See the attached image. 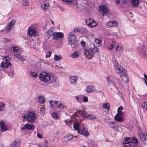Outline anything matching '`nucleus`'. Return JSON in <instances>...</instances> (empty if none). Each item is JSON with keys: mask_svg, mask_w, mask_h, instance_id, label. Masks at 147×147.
<instances>
[{"mask_svg": "<svg viewBox=\"0 0 147 147\" xmlns=\"http://www.w3.org/2000/svg\"><path fill=\"white\" fill-rule=\"evenodd\" d=\"M113 64L116 71L121 74V78L122 80H124L123 77L126 79L125 82L127 84L129 81L128 77L127 76L126 71L125 69H123L121 66L119 65L117 61L115 60L113 61Z\"/></svg>", "mask_w": 147, "mask_h": 147, "instance_id": "f257e3e1", "label": "nucleus"}, {"mask_svg": "<svg viewBox=\"0 0 147 147\" xmlns=\"http://www.w3.org/2000/svg\"><path fill=\"white\" fill-rule=\"evenodd\" d=\"M68 41L73 48L76 47L79 44L76 40V36L73 32H71L69 34L68 37Z\"/></svg>", "mask_w": 147, "mask_h": 147, "instance_id": "f03ea898", "label": "nucleus"}, {"mask_svg": "<svg viewBox=\"0 0 147 147\" xmlns=\"http://www.w3.org/2000/svg\"><path fill=\"white\" fill-rule=\"evenodd\" d=\"M99 50L97 47H94L86 50L85 54L86 57L89 59H91L94 56V53L98 52Z\"/></svg>", "mask_w": 147, "mask_h": 147, "instance_id": "7ed1b4c3", "label": "nucleus"}, {"mask_svg": "<svg viewBox=\"0 0 147 147\" xmlns=\"http://www.w3.org/2000/svg\"><path fill=\"white\" fill-rule=\"evenodd\" d=\"M3 59L4 61L2 62L1 65V67L3 68H7L9 67V65L11 66V63L9 62L10 60L11 59V57H9L8 56H4V57L3 58Z\"/></svg>", "mask_w": 147, "mask_h": 147, "instance_id": "20e7f679", "label": "nucleus"}, {"mask_svg": "<svg viewBox=\"0 0 147 147\" xmlns=\"http://www.w3.org/2000/svg\"><path fill=\"white\" fill-rule=\"evenodd\" d=\"M51 75L48 73L42 72L39 75V79L44 82H48L51 79Z\"/></svg>", "mask_w": 147, "mask_h": 147, "instance_id": "39448f33", "label": "nucleus"}, {"mask_svg": "<svg viewBox=\"0 0 147 147\" xmlns=\"http://www.w3.org/2000/svg\"><path fill=\"white\" fill-rule=\"evenodd\" d=\"M140 55L143 58L146 59L147 58L146 52L147 49L142 46V47H139L138 48Z\"/></svg>", "mask_w": 147, "mask_h": 147, "instance_id": "423d86ee", "label": "nucleus"}, {"mask_svg": "<svg viewBox=\"0 0 147 147\" xmlns=\"http://www.w3.org/2000/svg\"><path fill=\"white\" fill-rule=\"evenodd\" d=\"M99 11L102 15L104 16L105 14H107L109 12V10L106 5H102L99 7Z\"/></svg>", "mask_w": 147, "mask_h": 147, "instance_id": "0eeeda50", "label": "nucleus"}, {"mask_svg": "<svg viewBox=\"0 0 147 147\" xmlns=\"http://www.w3.org/2000/svg\"><path fill=\"white\" fill-rule=\"evenodd\" d=\"M27 120L29 122H33L36 120V115L34 113L32 112H29L27 115Z\"/></svg>", "mask_w": 147, "mask_h": 147, "instance_id": "6e6552de", "label": "nucleus"}, {"mask_svg": "<svg viewBox=\"0 0 147 147\" xmlns=\"http://www.w3.org/2000/svg\"><path fill=\"white\" fill-rule=\"evenodd\" d=\"M105 122L107 123L110 128L113 129L116 131H117L118 130L119 126L117 124V123L114 121L111 122L109 121H107L106 120L105 121Z\"/></svg>", "mask_w": 147, "mask_h": 147, "instance_id": "1a4fd4ad", "label": "nucleus"}, {"mask_svg": "<svg viewBox=\"0 0 147 147\" xmlns=\"http://www.w3.org/2000/svg\"><path fill=\"white\" fill-rule=\"evenodd\" d=\"M78 133L83 135L86 137L88 136L89 135V133L87 129L84 126L80 127V129L78 130Z\"/></svg>", "mask_w": 147, "mask_h": 147, "instance_id": "9d476101", "label": "nucleus"}, {"mask_svg": "<svg viewBox=\"0 0 147 147\" xmlns=\"http://www.w3.org/2000/svg\"><path fill=\"white\" fill-rule=\"evenodd\" d=\"M16 22V20L15 19H13L8 24V25L6 28V31L7 32H8L10 31L11 29L14 26Z\"/></svg>", "mask_w": 147, "mask_h": 147, "instance_id": "9b49d317", "label": "nucleus"}, {"mask_svg": "<svg viewBox=\"0 0 147 147\" xmlns=\"http://www.w3.org/2000/svg\"><path fill=\"white\" fill-rule=\"evenodd\" d=\"M130 143L132 144L131 142L130 138L129 137L125 138L123 142V146L124 147H129L131 145Z\"/></svg>", "mask_w": 147, "mask_h": 147, "instance_id": "f8f14e48", "label": "nucleus"}, {"mask_svg": "<svg viewBox=\"0 0 147 147\" xmlns=\"http://www.w3.org/2000/svg\"><path fill=\"white\" fill-rule=\"evenodd\" d=\"M28 34L30 36H33L36 34V31L34 28L29 27L27 31Z\"/></svg>", "mask_w": 147, "mask_h": 147, "instance_id": "ddd939ff", "label": "nucleus"}, {"mask_svg": "<svg viewBox=\"0 0 147 147\" xmlns=\"http://www.w3.org/2000/svg\"><path fill=\"white\" fill-rule=\"evenodd\" d=\"M138 128L141 133H139L138 134V136L139 138L142 140H145L146 138H147V134H142V131L140 127H138Z\"/></svg>", "mask_w": 147, "mask_h": 147, "instance_id": "4468645a", "label": "nucleus"}, {"mask_svg": "<svg viewBox=\"0 0 147 147\" xmlns=\"http://www.w3.org/2000/svg\"><path fill=\"white\" fill-rule=\"evenodd\" d=\"M73 138V136L72 135L68 134L65 135L63 138V142L65 143L71 140Z\"/></svg>", "mask_w": 147, "mask_h": 147, "instance_id": "2eb2a0df", "label": "nucleus"}, {"mask_svg": "<svg viewBox=\"0 0 147 147\" xmlns=\"http://www.w3.org/2000/svg\"><path fill=\"white\" fill-rule=\"evenodd\" d=\"M63 36V33L60 32H55V34L53 37V39L54 40L56 39L58 40V38H62Z\"/></svg>", "mask_w": 147, "mask_h": 147, "instance_id": "dca6fc26", "label": "nucleus"}, {"mask_svg": "<svg viewBox=\"0 0 147 147\" xmlns=\"http://www.w3.org/2000/svg\"><path fill=\"white\" fill-rule=\"evenodd\" d=\"M117 25V22L116 21H110L106 24V26L109 28L111 27H116Z\"/></svg>", "mask_w": 147, "mask_h": 147, "instance_id": "f3484780", "label": "nucleus"}, {"mask_svg": "<svg viewBox=\"0 0 147 147\" xmlns=\"http://www.w3.org/2000/svg\"><path fill=\"white\" fill-rule=\"evenodd\" d=\"M55 32H53L52 30H49L45 33V36H47L48 39L52 36H54Z\"/></svg>", "mask_w": 147, "mask_h": 147, "instance_id": "a211bd4d", "label": "nucleus"}, {"mask_svg": "<svg viewBox=\"0 0 147 147\" xmlns=\"http://www.w3.org/2000/svg\"><path fill=\"white\" fill-rule=\"evenodd\" d=\"M33 128H34V126L33 125H29L28 124H26L23 126V127L22 128V130H24L25 129H26L29 130H31Z\"/></svg>", "mask_w": 147, "mask_h": 147, "instance_id": "6ab92c4d", "label": "nucleus"}, {"mask_svg": "<svg viewBox=\"0 0 147 147\" xmlns=\"http://www.w3.org/2000/svg\"><path fill=\"white\" fill-rule=\"evenodd\" d=\"M77 77L76 76H70L69 79L70 82L73 84H75L77 82Z\"/></svg>", "mask_w": 147, "mask_h": 147, "instance_id": "aec40b11", "label": "nucleus"}, {"mask_svg": "<svg viewBox=\"0 0 147 147\" xmlns=\"http://www.w3.org/2000/svg\"><path fill=\"white\" fill-rule=\"evenodd\" d=\"M20 142L18 140H15L11 145L10 147H19Z\"/></svg>", "mask_w": 147, "mask_h": 147, "instance_id": "412c9836", "label": "nucleus"}, {"mask_svg": "<svg viewBox=\"0 0 147 147\" xmlns=\"http://www.w3.org/2000/svg\"><path fill=\"white\" fill-rule=\"evenodd\" d=\"M14 55L18 59L22 61L23 62L25 61V58L19 53H16Z\"/></svg>", "mask_w": 147, "mask_h": 147, "instance_id": "4be33fe9", "label": "nucleus"}, {"mask_svg": "<svg viewBox=\"0 0 147 147\" xmlns=\"http://www.w3.org/2000/svg\"><path fill=\"white\" fill-rule=\"evenodd\" d=\"M94 88V86H87L86 89L85 91L88 93L90 92Z\"/></svg>", "mask_w": 147, "mask_h": 147, "instance_id": "5701e85b", "label": "nucleus"}, {"mask_svg": "<svg viewBox=\"0 0 147 147\" xmlns=\"http://www.w3.org/2000/svg\"><path fill=\"white\" fill-rule=\"evenodd\" d=\"M0 125L1 129L3 131H5L7 130V126H5L3 121H1L0 122Z\"/></svg>", "mask_w": 147, "mask_h": 147, "instance_id": "b1692460", "label": "nucleus"}, {"mask_svg": "<svg viewBox=\"0 0 147 147\" xmlns=\"http://www.w3.org/2000/svg\"><path fill=\"white\" fill-rule=\"evenodd\" d=\"M114 119L115 120L119 122H121L123 120L122 117L119 115H117V114L115 115Z\"/></svg>", "mask_w": 147, "mask_h": 147, "instance_id": "393cba45", "label": "nucleus"}, {"mask_svg": "<svg viewBox=\"0 0 147 147\" xmlns=\"http://www.w3.org/2000/svg\"><path fill=\"white\" fill-rule=\"evenodd\" d=\"M131 3L133 6H138L139 4V0H131Z\"/></svg>", "mask_w": 147, "mask_h": 147, "instance_id": "a878e982", "label": "nucleus"}, {"mask_svg": "<svg viewBox=\"0 0 147 147\" xmlns=\"http://www.w3.org/2000/svg\"><path fill=\"white\" fill-rule=\"evenodd\" d=\"M49 3H46L42 5L41 6L42 9H43V10L46 11H47V9L49 7Z\"/></svg>", "mask_w": 147, "mask_h": 147, "instance_id": "bb28decb", "label": "nucleus"}, {"mask_svg": "<svg viewBox=\"0 0 147 147\" xmlns=\"http://www.w3.org/2000/svg\"><path fill=\"white\" fill-rule=\"evenodd\" d=\"M110 104L109 103H106L103 105L102 107L103 109H106L107 110L109 111L110 110Z\"/></svg>", "mask_w": 147, "mask_h": 147, "instance_id": "cd10ccee", "label": "nucleus"}, {"mask_svg": "<svg viewBox=\"0 0 147 147\" xmlns=\"http://www.w3.org/2000/svg\"><path fill=\"white\" fill-rule=\"evenodd\" d=\"M132 141L134 143V146H137L138 143V139L135 137H133L132 138H131Z\"/></svg>", "mask_w": 147, "mask_h": 147, "instance_id": "c85d7f7f", "label": "nucleus"}, {"mask_svg": "<svg viewBox=\"0 0 147 147\" xmlns=\"http://www.w3.org/2000/svg\"><path fill=\"white\" fill-rule=\"evenodd\" d=\"M58 102V100L55 101H53L51 100L49 101V103L51 107H54L55 104H57Z\"/></svg>", "mask_w": 147, "mask_h": 147, "instance_id": "c756f323", "label": "nucleus"}, {"mask_svg": "<svg viewBox=\"0 0 147 147\" xmlns=\"http://www.w3.org/2000/svg\"><path fill=\"white\" fill-rule=\"evenodd\" d=\"M38 100L40 103L41 104L43 103L45 101V99L43 98V96H39L38 97Z\"/></svg>", "mask_w": 147, "mask_h": 147, "instance_id": "7c9ffc66", "label": "nucleus"}, {"mask_svg": "<svg viewBox=\"0 0 147 147\" xmlns=\"http://www.w3.org/2000/svg\"><path fill=\"white\" fill-rule=\"evenodd\" d=\"M74 125L73 127L74 129L76 130L78 132V130H79L80 129V128H79V125L78 123L77 122L75 123L74 124Z\"/></svg>", "mask_w": 147, "mask_h": 147, "instance_id": "2f4dec72", "label": "nucleus"}, {"mask_svg": "<svg viewBox=\"0 0 147 147\" xmlns=\"http://www.w3.org/2000/svg\"><path fill=\"white\" fill-rule=\"evenodd\" d=\"M62 58V57L61 55H57L55 54L54 55V59L55 61H57L61 60Z\"/></svg>", "mask_w": 147, "mask_h": 147, "instance_id": "473e14b6", "label": "nucleus"}, {"mask_svg": "<svg viewBox=\"0 0 147 147\" xmlns=\"http://www.w3.org/2000/svg\"><path fill=\"white\" fill-rule=\"evenodd\" d=\"M5 104L1 102L0 105V111H2L4 110L5 109Z\"/></svg>", "mask_w": 147, "mask_h": 147, "instance_id": "72a5a7b5", "label": "nucleus"}, {"mask_svg": "<svg viewBox=\"0 0 147 147\" xmlns=\"http://www.w3.org/2000/svg\"><path fill=\"white\" fill-rule=\"evenodd\" d=\"M79 56V55L77 51H75L71 54V57L72 58H77Z\"/></svg>", "mask_w": 147, "mask_h": 147, "instance_id": "f704fd0d", "label": "nucleus"}, {"mask_svg": "<svg viewBox=\"0 0 147 147\" xmlns=\"http://www.w3.org/2000/svg\"><path fill=\"white\" fill-rule=\"evenodd\" d=\"M65 122L66 123V125L69 126H70L72 124V121L69 119L66 120L65 121Z\"/></svg>", "mask_w": 147, "mask_h": 147, "instance_id": "c9c22d12", "label": "nucleus"}, {"mask_svg": "<svg viewBox=\"0 0 147 147\" xmlns=\"http://www.w3.org/2000/svg\"><path fill=\"white\" fill-rule=\"evenodd\" d=\"M112 42L113 43L111 45V47L109 48V49L110 50H112L114 49V47L115 45L116 42L114 41H112Z\"/></svg>", "mask_w": 147, "mask_h": 147, "instance_id": "e433bc0d", "label": "nucleus"}, {"mask_svg": "<svg viewBox=\"0 0 147 147\" xmlns=\"http://www.w3.org/2000/svg\"><path fill=\"white\" fill-rule=\"evenodd\" d=\"M111 80V78L109 76H108L107 77V84L109 85H110L111 84H113Z\"/></svg>", "mask_w": 147, "mask_h": 147, "instance_id": "4c0bfd02", "label": "nucleus"}, {"mask_svg": "<svg viewBox=\"0 0 147 147\" xmlns=\"http://www.w3.org/2000/svg\"><path fill=\"white\" fill-rule=\"evenodd\" d=\"M23 5L26 6L29 5V2L28 0H25L24 2H23Z\"/></svg>", "mask_w": 147, "mask_h": 147, "instance_id": "58836bf2", "label": "nucleus"}, {"mask_svg": "<svg viewBox=\"0 0 147 147\" xmlns=\"http://www.w3.org/2000/svg\"><path fill=\"white\" fill-rule=\"evenodd\" d=\"M77 113H79V114L80 115H81V116L83 117H84V115L85 114V113L83 112V111L79 110H77Z\"/></svg>", "mask_w": 147, "mask_h": 147, "instance_id": "ea45409f", "label": "nucleus"}, {"mask_svg": "<svg viewBox=\"0 0 147 147\" xmlns=\"http://www.w3.org/2000/svg\"><path fill=\"white\" fill-rule=\"evenodd\" d=\"M93 146V142L92 141H90L88 142V147H92Z\"/></svg>", "mask_w": 147, "mask_h": 147, "instance_id": "a19ab883", "label": "nucleus"}, {"mask_svg": "<svg viewBox=\"0 0 147 147\" xmlns=\"http://www.w3.org/2000/svg\"><path fill=\"white\" fill-rule=\"evenodd\" d=\"M81 32L83 34L86 33L88 32V30L85 28H81Z\"/></svg>", "mask_w": 147, "mask_h": 147, "instance_id": "79ce46f5", "label": "nucleus"}, {"mask_svg": "<svg viewBox=\"0 0 147 147\" xmlns=\"http://www.w3.org/2000/svg\"><path fill=\"white\" fill-rule=\"evenodd\" d=\"M91 21L93 22V20L91 19H88L85 22L89 26L90 23L91 22Z\"/></svg>", "mask_w": 147, "mask_h": 147, "instance_id": "37998d69", "label": "nucleus"}, {"mask_svg": "<svg viewBox=\"0 0 147 147\" xmlns=\"http://www.w3.org/2000/svg\"><path fill=\"white\" fill-rule=\"evenodd\" d=\"M11 50L15 52H17L18 51V49L17 47L13 46L11 48Z\"/></svg>", "mask_w": 147, "mask_h": 147, "instance_id": "c03bdc74", "label": "nucleus"}, {"mask_svg": "<svg viewBox=\"0 0 147 147\" xmlns=\"http://www.w3.org/2000/svg\"><path fill=\"white\" fill-rule=\"evenodd\" d=\"M122 47L121 45L120 46L118 45L117 47L115 48V50H118L119 51H122Z\"/></svg>", "mask_w": 147, "mask_h": 147, "instance_id": "a18cd8bd", "label": "nucleus"}, {"mask_svg": "<svg viewBox=\"0 0 147 147\" xmlns=\"http://www.w3.org/2000/svg\"><path fill=\"white\" fill-rule=\"evenodd\" d=\"M45 107H43L41 109L40 111V114L43 115L45 114Z\"/></svg>", "mask_w": 147, "mask_h": 147, "instance_id": "49530a36", "label": "nucleus"}, {"mask_svg": "<svg viewBox=\"0 0 147 147\" xmlns=\"http://www.w3.org/2000/svg\"><path fill=\"white\" fill-rule=\"evenodd\" d=\"M52 116L54 119H56L58 117V115L55 113H52Z\"/></svg>", "mask_w": 147, "mask_h": 147, "instance_id": "de8ad7c7", "label": "nucleus"}, {"mask_svg": "<svg viewBox=\"0 0 147 147\" xmlns=\"http://www.w3.org/2000/svg\"><path fill=\"white\" fill-rule=\"evenodd\" d=\"M31 74L34 77L36 78L38 76L37 74L36 73H35L34 72L31 71Z\"/></svg>", "mask_w": 147, "mask_h": 147, "instance_id": "09e8293b", "label": "nucleus"}, {"mask_svg": "<svg viewBox=\"0 0 147 147\" xmlns=\"http://www.w3.org/2000/svg\"><path fill=\"white\" fill-rule=\"evenodd\" d=\"M51 51H48L47 54L46 56V57L47 58L48 57H50L51 56Z\"/></svg>", "mask_w": 147, "mask_h": 147, "instance_id": "8fccbe9b", "label": "nucleus"}, {"mask_svg": "<svg viewBox=\"0 0 147 147\" xmlns=\"http://www.w3.org/2000/svg\"><path fill=\"white\" fill-rule=\"evenodd\" d=\"M95 43L98 44L100 45L101 42V41L98 39H96L95 40Z\"/></svg>", "mask_w": 147, "mask_h": 147, "instance_id": "3c124183", "label": "nucleus"}, {"mask_svg": "<svg viewBox=\"0 0 147 147\" xmlns=\"http://www.w3.org/2000/svg\"><path fill=\"white\" fill-rule=\"evenodd\" d=\"M14 74V71H10V72L8 73V75L12 77Z\"/></svg>", "mask_w": 147, "mask_h": 147, "instance_id": "603ef678", "label": "nucleus"}, {"mask_svg": "<svg viewBox=\"0 0 147 147\" xmlns=\"http://www.w3.org/2000/svg\"><path fill=\"white\" fill-rule=\"evenodd\" d=\"M97 24L93 20L92 24V25H91L92 27H95L97 25Z\"/></svg>", "mask_w": 147, "mask_h": 147, "instance_id": "864d4df0", "label": "nucleus"}, {"mask_svg": "<svg viewBox=\"0 0 147 147\" xmlns=\"http://www.w3.org/2000/svg\"><path fill=\"white\" fill-rule=\"evenodd\" d=\"M83 98L84 102H87L88 100V99L87 97L86 96H83Z\"/></svg>", "mask_w": 147, "mask_h": 147, "instance_id": "5fc2aeb1", "label": "nucleus"}, {"mask_svg": "<svg viewBox=\"0 0 147 147\" xmlns=\"http://www.w3.org/2000/svg\"><path fill=\"white\" fill-rule=\"evenodd\" d=\"M123 107L122 106H120V107H119L118 108V109H117V112L121 111L122 110H123Z\"/></svg>", "mask_w": 147, "mask_h": 147, "instance_id": "6e6d98bb", "label": "nucleus"}, {"mask_svg": "<svg viewBox=\"0 0 147 147\" xmlns=\"http://www.w3.org/2000/svg\"><path fill=\"white\" fill-rule=\"evenodd\" d=\"M22 117L23 118V119H22L23 121L25 122L27 120V116L26 115H24Z\"/></svg>", "mask_w": 147, "mask_h": 147, "instance_id": "4d7b16f0", "label": "nucleus"}, {"mask_svg": "<svg viewBox=\"0 0 147 147\" xmlns=\"http://www.w3.org/2000/svg\"><path fill=\"white\" fill-rule=\"evenodd\" d=\"M63 108V105L61 103H60L58 106V108L59 109H62Z\"/></svg>", "mask_w": 147, "mask_h": 147, "instance_id": "13d9d810", "label": "nucleus"}, {"mask_svg": "<svg viewBox=\"0 0 147 147\" xmlns=\"http://www.w3.org/2000/svg\"><path fill=\"white\" fill-rule=\"evenodd\" d=\"M123 114V112L122 111H120L119 112H118V113H117V115H119L121 116H122Z\"/></svg>", "mask_w": 147, "mask_h": 147, "instance_id": "bf43d9fd", "label": "nucleus"}, {"mask_svg": "<svg viewBox=\"0 0 147 147\" xmlns=\"http://www.w3.org/2000/svg\"><path fill=\"white\" fill-rule=\"evenodd\" d=\"M62 1L65 2L67 3H70L73 0H62Z\"/></svg>", "mask_w": 147, "mask_h": 147, "instance_id": "052dcab7", "label": "nucleus"}, {"mask_svg": "<svg viewBox=\"0 0 147 147\" xmlns=\"http://www.w3.org/2000/svg\"><path fill=\"white\" fill-rule=\"evenodd\" d=\"M75 98L76 100L78 101H80L81 100V98L79 96H75Z\"/></svg>", "mask_w": 147, "mask_h": 147, "instance_id": "680f3d73", "label": "nucleus"}, {"mask_svg": "<svg viewBox=\"0 0 147 147\" xmlns=\"http://www.w3.org/2000/svg\"><path fill=\"white\" fill-rule=\"evenodd\" d=\"M146 102H144L141 105V107H142L143 109L146 108L145 107Z\"/></svg>", "mask_w": 147, "mask_h": 147, "instance_id": "e2e57ef3", "label": "nucleus"}, {"mask_svg": "<svg viewBox=\"0 0 147 147\" xmlns=\"http://www.w3.org/2000/svg\"><path fill=\"white\" fill-rule=\"evenodd\" d=\"M89 117L91 119H96V117L95 116L93 115H90Z\"/></svg>", "mask_w": 147, "mask_h": 147, "instance_id": "0e129e2a", "label": "nucleus"}, {"mask_svg": "<svg viewBox=\"0 0 147 147\" xmlns=\"http://www.w3.org/2000/svg\"><path fill=\"white\" fill-rule=\"evenodd\" d=\"M81 44L82 45V46H83V47H84L85 46V44H86L85 42H84V41H81Z\"/></svg>", "mask_w": 147, "mask_h": 147, "instance_id": "69168bd1", "label": "nucleus"}, {"mask_svg": "<svg viewBox=\"0 0 147 147\" xmlns=\"http://www.w3.org/2000/svg\"><path fill=\"white\" fill-rule=\"evenodd\" d=\"M76 30L77 32H79L80 31L81 32V29H80L79 28L74 29V32H76Z\"/></svg>", "mask_w": 147, "mask_h": 147, "instance_id": "338daca9", "label": "nucleus"}, {"mask_svg": "<svg viewBox=\"0 0 147 147\" xmlns=\"http://www.w3.org/2000/svg\"><path fill=\"white\" fill-rule=\"evenodd\" d=\"M39 147H49L46 144H44L41 146H39Z\"/></svg>", "mask_w": 147, "mask_h": 147, "instance_id": "774afa93", "label": "nucleus"}]
</instances>
